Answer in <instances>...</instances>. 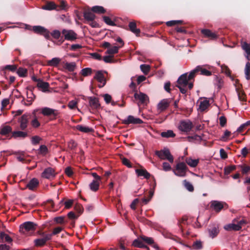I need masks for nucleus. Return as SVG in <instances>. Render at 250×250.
Wrapping results in <instances>:
<instances>
[{
	"label": "nucleus",
	"mask_w": 250,
	"mask_h": 250,
	"mask_svg": "<svg viewBox=\"0 0 250 250\" xmlns=\"http://www.w3.org/2000/svg\"><path fill=\"white\" fill-rule=\"evenodd\" d=\"M176 86L180 89V92L183 94H186L187 91V87L189 89L193 88V82L190 81L188 77V73H184L181 75L177 81Z\"/></svg>",
	"instance_id": "f257e3e1"
},
{
	"label": "nucleus",
	"mask_w": 250,
	"mask_h": 250,
	"mask_svg": "<svg viewBox=\"0 0 250 250\" xmlns=\"http://www.w3.org/2000/svg\"><path fill=\"white\" fill-rule=\"evenodd\" d=\"M62 33V36L61 39L59 41L61 43L63 42L64 40L74 41L78 39V35L73 30L63 29Z\"/></svg>",
	"instance_id": "f03ea898"
},
{
	"label": "nucleus",
	"mask_w": 250,
	"mask_h": 250,
	"mask_svg": "<svg viewBox=\"0 0 250 250\" xmlns=\"http://www.w3.org/2000/svg\"><path fill=\"white\" fill-rule=\"evenodd\" d=\"M38 233L42 238L34 240V242L35 246L42 247L45 245L47 241L51 240V235H48L44 231H39Z\"/></svg>",
	"instance_id": "7ed1b4c3"
},
{
	"label": "nucleus",
	"mask_w": 250,
	"mask_h": 250,
	"mask_svg": "<svg viewBox=\"0 0 250 250\" xmlns=\"http://www.w3.org/2000/svg\"><path fill=\"white\" fill-rule=\"evenodd\" d=\"M37 227V224L33 222H25L20 225V231L23 234H26L30 231H34L36 230Z\"/></svg>",
	"instance_id": "20e7f679"
},
{
	"label": "nucleus",
	"mask_w": 250,
	"mask_h": 250,
	"mask_svg": "<svg viewBox=\"0 0 250 250\" xmlns=\"http://www.w3.org/2000/svg\"><path fill=\"white\" fill-rule=\"evenodd\" d=\"M41 113L45 116L50 117V120H53L57 119L59 112L58 110L45 107L42 108Z\"/></svg>",
	"instance_id": "39448f33"
},
{
	"label": "nucleus",
	"mask_w": 250,
	"mask_h": 250,
	"mask_svg": "<svg viewBox=\"0 0 250 250\" xmlns=\"http://www.w3.org/2000/svg\"><path fill=\"white\" fill-rule=\"evenodd\" d=\"M155 154L161 159H167L170 163L173 162V157L170 154V152L168 149H165L160 151H156Z\"/></svg>",
	"instance_id": "423d86ee"
},
{
	"label": "nucleus",
	"mask_w": 250,
	"mask_h": 250,
	"mask_svg": "<svg viewBox=\"0 0 250 250\" xmlns=\"http://www.w3.org/2000/svg\"><path fill=\"white\" fill-rule=\"evenodd\" d=\"M188 169V167L183 162L178 163L176 167V169L173 170L174 174L180 177H184L186 176V173Z\"/></svg>",
	"instance_id": "0eeeda50"
},
{
	"label": "nucleus",
	"mask_w": 250,
	"mask_h": 250,
	"mask_svg": "<svg viewBox=\"0 0 250 250\" xmlns=\"http://www.w3.org/2000/svg\"><path fill=\"white\" fill-rule=\"evenodd\" d=\"M31 117V115L30 114H24L19 119V123H20V129L21 130H24L26 129L28 126L29 120Z\"/></svg>",
	"instance_id": "6e6552de"
},
{
	"label": "nucleus",
	"mask_w": 250,
	"mask_h": 250,
	"mask_svg": "<svg viewBox=\"0 0 250 250\" xmlns=\"http://www.w3.org/2000/svg\"><path fill=\"white\" fill-rule=\"evenodd\" d=\"M210 208L216 212H219L223 208H227L228 205L225 202L218 201H212L210 202Z\"/></svg>",
	"instance_id": "1a4fd4ad"
},
{
	"label": "nucleus",
	"mask_w": 250,
	"mask_h": 250,
	"mask_svg": "<svg viewBox=\"0 0 250 250\" xmlns=\"http://www.w3.org/2000/svg\"><path fill=\"white\" fill-rule=\"evenodd\" d=\"M33 31L36 34L43 36L46 39H50V32L44 27L37 25L33 26Z\"/></svg>",
	"instance_id": "9d476101"
},
{
	"label": "nucleus",
	"mask_w": 250,
	"mask_h": 250,
	"mask_svg": "<svg viewBox=\"0 0 250 250\" xmlns=\"http://www.w3.org/2000/svg\"><path fill=\"white\" fill-rule=\"evenodd\" d=\"M192 123L189 120H183L180 123L179 128L183 132H189L193 128Z\"/></svg>",
	"instance_id": "9b49d317"
},
{
	"label": "nucleus",
	"mask_w": 250,
	"mask_h": 250,
	"mask_svg": "<svg viewBox=\"0 0 250 250\" xmlns=\"http://www.w3.org/2000/svg\"><path fill=\"white\" fill-rule=\"evenodd\" d=\"M134 97L136 100L138 101V104L140 106V104H147L148 101V97L146 94L142 92H140L138 93L137 91L134 93Z\"/></svg>",
	"instance_id": "f8f14e48"
},
{
	"label": "nucleus",
	"mask_w": 250,
	"mask_h": 250,
	"mask_svg": "<svg viewBox=\"0 0 250 250\" xmlns=\"http://www.w3.org/2000/svg\"><path fill=\"white\" fill-rule=\"evenodd\" d=\"M122 123L125 125L129 124H141L143 123V121L140 118H135L133 116L129 115L126 119L122 120Z\"/></svg>",
	"instance_id": "ddd939ff"
},
{
	"label": "nucleus",
	"mask_w": 250,
	"mask_h": 250,
	"mask_svg": "<svg viewBox=\"0 0 250 250\" xmlns=\"http://www.w3.org/2000/svg\"><path fill=\"white\" fill-rule=\"evenodd\" d=\"M94 79L100 83L98 85L99 88L104 87L106 83V80L102 71H98L94 77Z\"/></svg>",
	"instance_id": "4468645a"
},
{
	"label": "nucleus",
	"mask_w": 250,
	"mask_h": 250,
	"mask_svg": "<svg viewBox=\"0 0 250 250\" xmlns=\"http://www.w3.org/2000/svg\"><path fill=\"white\" fill-rule=\"evenodd\" d=\"M56 176L54 169L51 167L45 168L42 173V177L48 179H53Z\"/></svg>",
	"instance_id": "2eb2a0df"
},
{
	"label": "nucleus",
	"mask_w": 250,
	"mask_h": 250,
	"mask_svg": "<svg viewBox=\"0 0 250 250\" xmlns=\"http://www.w3.org/2000/svg\"><path fill=\"white\" fill-rule=\"evenodd\" d=\"M172 99H164L161 100L158 104V109L160 112H163L166 110L171 102Z\"/></svg>",
	"instance_id": "dca6fc26"
},
{
	"label": "nucleus",
	"mask_w": 250,
	"mask_h": 250,
	"mask_svg": "<svg viewBox=\"0 0 250 250\" xmlns=\"http://www.w3.org/2000/svg\"><path fill=\"white\" fill-rule=\"evenodd\" d=\"M89 106L92 109H98L100 108L101 105L99 103L98 98L95 97H88Z\"/></svg>",
	"instance_id": "f3484780"
},
{
	"label": "nucleus",
	"mask_w": 250,
	"mask_h": 250,
	"mask_svg": "<svg viewBox=\"0 0 250 250\" xmlns=\"http://www.w3.org/2000/svg\"><path fill=\"white\" fill-rule=\"evenodd\" d=\"M209 235L212 238L217 236L219 232V226L217 224H212L209 226L208 229Z\"/></svg>",
	"instance_id": "a211bd4d"
},
{
	"label": "nucleus",
	"mask_w": 250,
	"mask_h": 250,
	"mask_svg": "<svg viewBox=\"0 0 250 250\" xmlns=\"http://www.w3.org/2000/svg\"><path fill=\"white\" fill-rule=\"evenodd\" d=\"M201 32L205 37L208 38L211 40H215L218 38V36L215 33L211 32L209 29H204Z\"/></svg>",
	"instance_id": "6ab92c4d"
},
{
	"label": "nucleus",
	"mask_w": 250,
	"mask_h": 250,
	"mask_svg": "<svg viewBox=\"0 0 250 250\" xmlns=\"http://www.w3.org/2000/svg\"><path fill=\"white\" fill-rule=\"evenodd\" d=\"M224 229L227 231H239L241 230V227L232 221L231 223L224 226Z\"/></svg>",
	"instance_id": "aec40b11"
},
{
	"label": "nucleus",
	"mask_w": 250,
	"mask_h": 250,
	"mask_svg": "<svg viewBox=\"0 0 250 250\" xmlns=\"http://www.w3.org/2000/svg\"><path fill=\"white\" fill-rule=\"evenodd\" d=\"M241 47L246 53L245 57L248 61H250V44L246 42H241Z\"/></svg>",
	"instance_id": "412c9836"
},
{
	"label": "nucleus",
	"mask_w": 250,
	"mask_h": 250,
	"mask_svg": "<svg viewBox=\"0 0 250 250\" xmlns=\"http://www.w3.org/2000/svg\"><path fill=\"white\" fill-rule=\"evenodd\" d=\"M232 222L236 223L237 225L241 227V229L243 226L247 224L248 223L247 219L244 216L236 217L232 220Z\"/></svg>",
	"instance_id": "4be33fe9"
},
{
	"label": "nucleus",
	"mask_w": 250,
	"mask_h": 250,
	"mask_svg": "<svg viewBox=\"0 0 250 250\" xmlns=\"http://www.w3.org/2000/svg\"><path fill=\"white\" fill-rule=\"evenodd\" d=\"M135 172L138 176H143L146 179H148L150 177V173L145 168L136 169Z\"/></svg>",
	"instance_id": "5701e85b"
},
{
	"label": "nucleus",
	"mask_w": 250,
	"mask_h": 250,
	"mask_svg": "<svg viewBox=\"0 0 250 250\" xmlns=\"http://www.w3.org/2000/svg\"><path fill=\"white\" fill-rule=\"evenodd\" d=\"M39 182L38 180L34 178L29 181V182L26 185V187L30 190H34L39 186Z\"/></svg>",
	"instance_id": "b1692460"
},
{
	"label": "nucleus",
	"mask_w": 250,
	"mask_h": 250,
	"mask_svg": "<svg viewBox=\"0 0 250 250\" xmlns=\"http://www.w3.org/2000/svg\"><path fill=\"white\" fill-rule=\"evenodd\" d=\"M132 246L136 248H147V246L143 243V241L140 239V236L136 239H135L132 244Z\"/></svg>",
	"instance_id": "393cba45"
},
{
	"label": "nucleus",
	"mask_w": 250,
	"mask_h": 250,
	"mask_svg": "<svg viewBox=\"0 0 250 250\" xmlns=\"http://www.w3.org/2000/svg\"><path fill=\"white\" fill-rule=\"evenodd\" d=\"M128 26L129 30L137 36H139L140 33V30L136 28V23L135 21H131L129 23Z\"/></svg>",
	"instance_id": "a878e982"
},
{
	"label": "nucleus",
	"mask_w": 250,
	"mask_h": 250,
	"mask_svg": "<svg viewBox=\"0 0 250 250\" xmlns=\"http://www.w3.org/2000/svg\"><path fill=\"white\" fill-rule=\"evenodd\" d=\"M12 137L17 138H25L28 136V134L26 132L22 131L21 130L14 131L12 132Z\"/></svg>",
	"instance_id": "bb28decb"
},
{
	"label": "nucleus",
	"mask_w": 250,
	"mask_h": 250,
	"mask_svg": "<svg viewBox=\"0 0 250 250\" xmlns=\"http://www.w3.org/2000/svg\"><path fill=\"white\" fill-rule=\"evenodd\" d=\"M83 17L84 19L88 21H93L95 18V15L93 13V12L85 11L83 13Z\"/></svg>",
	"instance_id": "cd10ccee"
},
{
	"label": "nucleus",
	"mask_w": 250,
	"mask_h": 250,
	"mask_svg": "<svg viewBox=\"0 0 250 250\" xmlns=\"http://www.w3.org/2000/svg\"><path fill=\"white\" fill-rule=\"evenodd\" d=\"M76 128L79 131L84 133L92 132L93 131V129L92 128H90L88 126H83L82 125H77Z\"/></svg>",
	"instance_id": "c85d7f7f"
},
{
	"label": "nucleus",
	"mask_w": 250,
	"mask_h": 250,
	"mask_svg": "<svg viewBox=\"0 0 250 250\" xmlns=\"http://www.w3.org/2000/svg\"><path fill=\"white\" fill-rule=\"evenodd\" d=\"M185 246L188 247L191 249H194L197 250H201L203 248L202 242L200 240H197L194 242L191 247L187 245H185Z\"/></svg>",
	"instance_id": "c756f323"
},
{
	"label": "nucleus",
	"mask_w": 250,
	"mask_h": 250,
	"mask_svg": "<svg viewBox=\"0 0 250 250\" xmlns=\"http://www.w3.org/2000/svg\"><path fill=\"white\" fill-rule=\"evenodd\" d=\"M17 69V65H5L3 69H2V72L4 73V75L6 78V70H9L12 72H15Z\"/></svg>",
	"instance_id": "7c9ffc66"
},
{
	"label": "nucleus",
	"mask_w": 250,
	"mask_h": 250,
	"mask_svg": "<svg viewBox=\"0 0 250 250\" xmlns=\"http://www.w3.org/2000/svg\"><path fill=\"white\" fill-rule=\"evenodd\" d=\"M42 9L47 10H51L57 9V5L53 2H47L45 5L42 6Z\"/></svg>",
	"instance_id": "2f4dec72"
},
{
	"label": "nucleus",
	"mask_w": 250,
	"mask_h": 250,
	"mask_svg": "<svg viewBox=\"0 0 250 250\" xmlns=\"http://www.w3.org/2000/svg\"><path fill=\"white\" fill-rule=\"evenodd\" d=\"M60 62L61 59L60 58H53L51 60H48L47 61V65L56 67L60 63Z\"/></svg>",
	"instance_id": "473e14b6"
},
{
	"label": "nucleus",
	"mask_w": 250,
	"mask_h": 250,
	"mask_svg": "<svg viewBox=\"0 0 250 250\" xmlns=\"http://www.w3.org/2000/svg\"><path fill=\"white\" fill-rule=\"evenodd\" d=\"M236 90L237 93L239 100L240 101L246 102L247 101V97L243 90L238 88H236Z\"/></svg>",
	"instance_id": "72a5a7b5"
},
{
	"label": "nucleus",
	"mask_w": 250,
	"mask_h": 250,
	"mask_svg": "<svg viewBox=\"0 0 250 250\" xmlns=\"http://www.w3.org/2000/svg\"><path fill=\"white\" fill-rule=\"evenodd\" d=\"M37 86L39 88H42L43 92L47 91L49 87V83L47 82H43L42 80L37 83Z\"/></svg>",
	"instance_id": "f704fd0d"
},
{
	"label": "nucleus",
	"mask_w": 250,
	"mask_h": 250,
	"mask_svg": "<svg viewBox=\"0 0 250 250\" xmlns=\"http://www.w3.org/2000/svg\"><path fill=\"white\" fill-rule=\"evenodd\" d=\"M91 11L96 13L103 14L105 12V9L101 6H94L91 8Z\"/></svg>",
	"instance_id": "c9c22d12"
},
{
	"label": "nucleus",
	"mask_w": 250,
	"mask_h": 250,
	"mask_svg": "<svg viewBox=\"0 0 250 250\" xmlns=\"http://www.w3.org/2000/svg\"><path fill=\"white\" fill-rule=\"evenodd\" d=\"M100 181H93L90 184L89 187L91 190L96 191L98 190L100 186Z\"/></svg>",
	"instance_id": "e433bc0d"
},
{
	"label": "nucleus",
	"mask_w": 250,
	"mask_h": 250,
	"mask_svg": "<svg viewBox=\"0 0 250 250\" xmlns=\"http://www.w3.org/2000/svg\"><path fill=\"white\" fill-rule=\"evenodd\" d=\"M161 136L164 138H170L175 136V133L171 130H168L167 131H164L161 133Z\"/></svg>",
	"instance_id": "4c0bfd02"
},
{
	"label": "nucleus",
	"mask_w": 250,
	"mask_h": 250,
	"mask_svg": "<svg viewBox=\"0 0 250 250\" xmlns=\"http://www.w3.org/2000/svg\"><path fill=\"white\" fill-rule=\"evenodd\" d=\"M188 217L183 216L181 219H180L178 223V225L179 227L182 232H184V229L183 227V225L187 224Z\"/></svg>",
	"instance_id": "58836bf2"
},
{
	"label": "nucleus",
	"mask_w": 250,
	"mask_h": 250,
	"mask_svg": "<svg viewBox=\"0 0 250 250\" xmlns=\"http://www.w3.org/2000/svg\"><path fill=\"white\" fill-rule=\"evenodd\" d=\"M199 68V67H196L194 69L192 70L189 73L188 76V80H189L190 81H192L193 82H194V78L196 75L197 73H198V69Z\"/></svg>",
	"instance_id": "ea45409f"
},
{
	"label": "nucleus",
	"mask_w": 250,
	"mask_h": 250,
	"mask_svg": "<svg viewBox=\"0 0 250 250\" xmlns=\"http://www.w3.org/2000/svg\"><path fill=\"white\" fill-rule=\"evenodd\" d=\"M197 67H199L198 69V72H200V74L205 76H210L211 75V72L206 69L203 66L198 65Z\"/></svg>",
	"instance_id": "a19ab883"
},
{
	"label": "nucleus",
	"mask_w": 250,
	"mask_h": 250,
	"mask_svg": "<svg viewBox=\"0 0 250 250\" xmlns=\"http://www.w3.org/2000/svg\"><path fill=\"white\" fill-rule=\"evenodd\" d=\"M140 239H141L143 242L148 244L151 245L154 243V240L152 237H149L144 235H140Z\"/></svg>",
	"instance_id": "79ce46f5"
},
{
	"label": "nucleus",
	"mask_w": 250,
	"mask_h": 250,
	"mask_svg": "<svg viewBox=\"0 0 250 250\" xmlns=\"http://www.w3.org/2000/svg\"><path fill=\"white\" fill-rule=\"evenodd\" d=\"M11 132L12 127L9 125H5L0 130V133L2 135H6Z\"/></svg>",
	"instance_id": "37998d69"
},
{
	"label": "nucleus",
	"mask_w": 250,
	"mask_h": 250,
	"mask_svg": "<svg viewBox=\"0 0 250 250\" xmlns=\"http://www.w3.org/2000/svg\"><path fill=\"white\" fill-rule=\"evenodd\" d=\"M186 163L190 167H196L199 163L198 159H192L190 158L186 159Z\"/></svg>",
	"instance_id": "c03bdc74"
},
{
	"label": "nucleus",
	"mask_w": 250,
	"mask_h": 250,
	"mask_svg": "<svg viewBox=\"0 0 250 250\" xmlns=\"http://www.w3.org/2000/svg\"><path fill=\"white\" fill-rule=\"evenodd\" d=\"M121 46H114L111 48L108 49L106 52V54L113 56V54H116L118 52L119 48Z\"/></svg>",
	"instance_id": "a18cd8bd"
},
{
	"label": "nucleus",
	"mask_w": 250,
	"mask_h": 250,
	"mask_svg": "<svg viewBox=\"0 0 250 250\" xmlns=\"http://www.w3.org/2000/svg\"><path fill=\"white\" fill-rule=\"evenodd\" d=\"M245 74L246 79L248 80L250 79V62H248L246 63L245 68Z\"/></svg>",
	"instance_id": "49530a36"
},
{
	"label": "nucleus",
	"mask_w": 250,
	"mask_h": 250,
	"mask_svg": "<svg viewBox=\"0 0 250 250\" xmlns=\"http://www.w3.org/2000/svg\"><path fill=\"white\" fill-rule=\"evenodd\" d=\"M17 73L21 77H25L27 75V70L24 68L19 67L17 71Z\"/></svg>",
	"instance_id": "de8ad7c7"
},
{
	"label": "nucleus",
	"mask_w": 250,
	"mask_h": 250,
	"mask_svg": "<svg viewBox=\"0 0 250 250\" xmlns=\"http://www.w3.org/2000/svg\"><path fill=\"white\" fill-rule=\"evenodd\" d=\"M34 118L31 121V125L34 128H38L40 126V123L38 120V119L36 116L35 111H34L33 113Z\"/></svg>",
	"instance_id": "09e8293b"
},
{
	"label": "nucleus",
	"mask_w": 250,
	"mask_h": 250,
	"mask_svg": "<svg viewBox=\"0 0 250 250\" xmlns=\"http://www.w3.org/2000/svg\"><path fill=\"white\" fill-rule=\"evenodd\" d=\"M76 67V64L75 62H66L64 64V68L70 72H73Z\"/></svg>",
	"instance_id": "8fccbe9b"
},
{
	"label": "nucleus",
	"mask_w": 250,
	"mask_h": 250,
	"mask_svg": "<svg viewBox=\"0 0 250 250\" xmlns=\"http://www.w3.org/2000/svg\"><path fill=\"white\" fill-rule=\"evenodd\" d=\"M237 167L241 168L242 174H248L250 171V167L246 165H239Z\"/></svg>",
	"instance_id": "3c124183"
},
{
	"label": "nucleus",
	"mask_w": 250,
	"mask_h": 250,
	"mask_svg": "<svg viewBox=\"0 0 250 250\" xmlns=\"http://www.w3.org/2000/svg\"><path fill=\"white\" fill-rule=\"evenodd\" d=\"M140 69L146 75L150 71V67L148 64H143L140 65Z\"/></svg>",
	"instance_id": "603ef678"
},
{
	"label": "nucleus",
	"mask_w": 250,
	"mask_h": 250,
	"mask_svg": "<svg viewBox=\"0 0 250 250\" xmlns=\"http://www.w3.org/2000/svg\"><path fill=\"white\" fill-rule=\"evenodd\" d=\"M50 35L55 39H59L60 38L61 39V32L58 30H54L51 33H50Z\"/></svg>",
	"instance_id": "864d4df0"
},
{
	"label": "nucleus",
	"mask_w": 250,
	"mask_h": 250,
	"mask_svg": "<svg viewBox=\"0 0 250 250\" xmlns=\"http://www.w3.org/2000/svg\"><path fill=\"white\" fill-rule=\"evenodd\" d=\"M235 165H231L225 167L224 168V173L225 175L229 174L231 171L234 170L236 168Z\"/></svg>",
	"instance_id": "5fc2aeb1"
},
{
	"label": "nucleus",
	"mask_w": 250,
	"mask_h": 250,
	"mask_svg": "<svg viewBox=\"0 0 250 250\" xmlns=\"http://www.w3.org/2000/svg\"><path fill=\"white\" fill-rule=\"evenodd\" d=\"M183 183L185 187L189 191L192 192L194 190V187L190 183L188 182L186 180H185L183 181Z\"/></svg>",
	"instance_id": "6e6d98bb"
},
{
	"label": "nucleus",
	"mask_w": 250,
	"mask_h": 250,
	"mask_svg": "<svg viewBox=\"0 0 250 250\" xmlns=\"http://www.w3.org/2000/svg\"><path fill=\"white\" fill-rule=\"evenodd\" d=\"M183 23L184 21L182 20L170 21H167L166 22V25L168 26H172L177 24H182Z\"/></svg>",
	"instance_id": "4d7b16f0"
},
{
	"label": "nucleus",
	"mask_w": 250,
	"mask_h": 250,
	"mask_svg": "<svg viewBox=\"0 0 250 250\" xmlns=\"http://www.w3.org/2000/svg\"><path fill=\"white\" fill-rule=\"evenodd\" d=\"M209 106V102L207 100L201 101L199 107L201 110H205Z\"/></svg>",
	"instance_id": "13d9d810"
},
{
	"label": "nucleus",
	"mask_w": 250,
	"mask_h": 250,
	"mask_svg": "<svg viewBox=\"0 0 250 250\" xmlns=\"http://www.w3.org/2000/svg\"><path fill=\"white\" fill-rule=\"evenodd\" d=\"M42 140V139L39 136H32L31 139V143L33 145H36L40 143V141Z\"/></svg>",
	"instance_id": "bf43d9fd"
},
{
	"label": "nucleus",
	"mask_w": 250,
	"mask_h": 250,
	"mask_svg": "<svg viewBox=\"0 0 250 250\" xmlns=\"http://www.w3.org/2000/svg\"><path fill=\"white\" fill-rule=\"evenodd\" d=\"M92 69L90 68H85L82 70L81 74L83 76H87L90 75L92 74Z\"/></svg>",
	"instance_id": "052dcab7"
},
{
	"label": "nucleus",
	"mask_w": 250,
	"mask_h": 250,
	"mask_svg": "<svg viewBox=\"0 0 250 250\" xmlns=\"http://www.w3.org/2000/svg\"><path fill=\"white\" fill-rule=\"evenodd\" d=\"M66 7L67 4L66 3V1L64 0H60L59 4L57 5V10H64Z\"/></svg>",
	"instance_id": "680f3d73"
},
{
	"label": "nucleus",
	"mask_w": 250,
	"mask_h": 250,
	"mask_svg": "<svg viewBox=\"0 0 250 250\" xmlns=\"http://www.w3.org/2000/svg\"><path fill=\"white\" fill-rule=\"evenodd\" d=\"M39 153L45 155L48 152V149L45 145H41L39 149Z\"/></svg>",
	"instance_id": "e2e57ef3"
},
{
	"label": "nucleus",
	"mask_w": 250,
	"mask_h": 250,
	"mask_svg": "<svg viewBox=\"0 0 250 250\" xmlns=\"http://www.w3.org/2000/svg\"><path fill=\"white\" fill-rule=\"evenodd\" d=\"M31 95H32L33 96V97H29L28 94L27 93V98L28 99V100H27V103H26L24 102V99L22 101V102H21L22 103H23L25 105H29L31 104L32 102H33V101L34 100V99L35 98V96L33 94V93H31Z\"/></svg>",
	"instance_id": "0e129e2a"
},
{
	"label": "nucleus",
	"mask_w": 250,
	"mask_h": 250,
	"mask_svg": "<svg viewBox=\"0 0 250 250\" xmlns=\"http://www.w3.org/2000/svg\"><path fill=\"white\" fill-rule=\"evenodd\" d=\"M215 79L216 81L215 84L218 86V88L220 89L222 86L223 81L221 78H219L217 76H215Z\"/></svg>",
	"instance_id": "69168bd1"
},
{
	"label": "nucleus",
	"mask_w": 250,
	"mask_h": 250,
	"mask_svg": "<svg viewBox=\"0 0 250 250\" xmlns=\"http://www.w3.org/2000/svg\"><path fill=\"white\" fill-rule=\"evenodd\" d=\"M75 210L80 214H82L83 211V208L82 205L77 203L74 206Z\"/></svg>",
	"instance_id": "338daca9"
},
{
	"label": "nucleus",
	"mask_w": 250,
	"mask_h": 250,
	"mask_svg": "<svg viewBox=\"0 0 250 250\" xmlns=\"http://www.w3.org/2000/svg\"><path fill=\"white\" fill-rule=\"evenodd\" d=\"M103 20L104 22L109 25L113 26L115 25V23L108 17L104 16Z\"/></svg>",
	"instance_id": "774afa93"
}]
</instances>
